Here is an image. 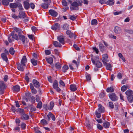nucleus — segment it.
I'll return each mask as SVG.
<instances>
[{
	"label": "nucleus",
	"instance_id": "39448f33",
	"mask_svg": "<svg viewBox=\"0 0 133 133\" xmlns=\"http://www.w3.org/2000/svg\"><path fill=\"white\" fill-rule=\"evenodd\" d=\"M85 124L86 126L88 129H90L92 128L93 125L90 122L89 120L87 119L86 120Z\"/></svg>",
	"mask_w": 133,
	"mask_h": 133
},
{
	"label": "nucleus",
	"instance_id": "1a4fd4ad",
	"mask_svg": "<svg viewBox=\"0 0 133 133\" xmlns=\"http://www.w3.org/2000/svg\"><path fill=\"white\" fill-rule=\"evenodd\" d=\"M32 83L34 87L37 88H39L40 87V84L39 82L35 79H33L32 80Z\"/></svg>",
	"mask_w": 133,
	"mask_h": 133
},
{
	"label": "nucleus",
	"instance_id": "4d7b16f0",
	"mask_svg": "<svg viewBox=\"0 0 133 133\" xmlns=\"http://www.w3.org/2000/svg\"><path fill=\"white\" fill-rule=\"evenodd\" d=\"M109 107L111 109H113L114 108V105L112 102H109Z\"/></svg>",
	"mask_w": 133,
	"mask_h": 133
},
{
	"label": "nucleus",
	"instance_id": "69168bd1",
	"mask_svg": "<svg viewBox=\"0 0 133 133\" xmlns=\"http://www.w3.org/2000/svg\"><path fill=\"white\" fill-rule=\"evenodd\" d=\"M86 79L88 81H90L91 79V77L90 75L89 74H88L86 76Z\"/></svg>",
	"mask_w": 133,
	"mask_h": 133
},
{
	"label": "nucleus",
	"instance_id": "c756f323",
	"mask_svg": "<svg viewBox=\"0 0 133 133\" xmlns=\"http://www.w3.org/2000/svg\"><path fill=\"white\" fill-rule=\"evenodd\" d=\"M103 125L105 128H108L110 126V123L107 121H105L103 123Z\"/></svg>",
	"mask_w": 133,
	"mask_h": 133
},
{
	"label": "nucleus",
	"instance_id": "7c9ffc66",
	"mask_svg": "<svg viewBox=\"0 0 133 133\" xmlns=\"http://www.w3.org/2000/svg\"><path fill=\"white\" fill-rule=\"evenodd\" d=\"M125 93L128 96H129L132 95L133 94V92L131 90L129 89Z\"/></svg>",
	"mask_w": 133,
	"mask_h": 133
},
{
	"label": "nucleus",
	"instance_id": "680f3d73",
	"mask_svg": "<svg viewBox=\"0 0 133 133\" xmlns=\"http://www.w3.org/2000/svg\"><path fill=\"white\" fill-rule=\"evenodd\" d=\"M62 4L64 6H67L68 4L65 0H63L62 1Z\"/></svg>",
	"mask_w": 133,
	"mask_h": 133
},
{
	"label": "nucleus",
	"instance_id": "5701e85b",
	"mask_svg": "<svg viewBox=\"0 0 133 133\" xmlns=\"http://www.w3.org/2000/svg\"><path fill=\"white\" fill-rule=\"evenodd\" d=\"M50 1H49V3H42L41 4L42 7L44 9H47L48 8L49 5L50 4Z\"/></svg>",
	"mask_w": 133,
	"mask_h": 133
},
{
	"label": "nucleus",
	"instance_id": "f3484780",
	"mask_svg": "<svg viewBox=\"0 0 133 133\" xmlns=\"http://www.w3.org/2000/svg\"><path fill=\"white\" fill-rule=\"evenodd\" d=\"M27 62V59L25 56H24L21 61V63L24 66H25V63Z\"/></svg>",
	"mask_w": 133,
	"mask_h": 133
},
{
	"label": "nucleus",
	"instance_id": "de8ad7c7",
	"mask_svg": "<svg viewBox=\"0 0 133 133\" xmlns=\"http://www.w3.org/2000/svg\"><path fill=\"white\" fill-rule=\"evenodd\" d=\"M96 66L98 68H100L102 66V63L99 61H97V63H96Z\"/></svg>",
	"mask_w": 133,
	"mask_h": 133
},
{
	"label": "nucleus",
	"instance_id": "37998d69",
	"mask_svg": "<svg viewBox=\"0 0 133 133\" xmlns=\"http://www.w3.org/2000/svg\"><path fill=\"white\" fill-rule=\"evenodd\" d=\"M127 98L130 102H132L133 101V95L128 96Z\"/></svg>",
	"mask_w": 133,
	"mask_h": 133
},
{
	"label": "nucleus",
	"instance_id": "c9c22d12",
	"mask_svg": "<svg viewBox=\"0 0 133 133\" xmlns=\"http://www.w3.org/2000/svg\"><path fill=\"white\" fill-rule=\"evenodd\" d=\"M69 69L68 66V65H64L62 67V71L64 72H66V70Z\"/></svg>",
	"mask_w": 133,
	"mask_h": 133
},
{
	"label": "nucleus",
	"instance_id": "5fc2aeb1",
	"mask_svg": "<svg viewBox=\"0 0 133 133\" xmlns=\"http://www.w3.org/2000/svg\"><path fill=\"white\" fill-rule=\"evenodd\" d=\"M118 56L122 59L123 62H125V60L124 58L123 57V56L121 53H119L118 54Z\"/></svg>",
	"mask_w": 133,
	"mask_h": 133
},
{
	"label": "nucleus",
	"instance_id": "2f4dec72",
	"mask_svg": "<svg viewBox=\"0 0 133 133\" xmlns=\"http://www.w3.org/2000/svg\"><path fill=\"white\" fill-rule=\"evenodd\" d=\"M66 34L69 35L70 38H72L74 35V34L73 33L71 32V31L67 30L66 32Z\"/></svg>",
	"mask_w": 133,
	"mask_h": 133
},
{
	"label": "nucleus",
	"instance_id": "052dcab7",
	"mask_svg": "<svg viewBox=\"0 0 133 133\" xmlns=\"http://www.w3.org/2000/svg\"><path fill=\"white\" fill-rule=\"evenodd\" d=\"M26 43H25L24 44H24V46L25 48H28V46L30 44V43H28L27 40H26Z\"/></svg>",
	"mask_w": 133,
	"mask_h": 133
},
{
	"label": "nucleus",
	"instance_id": "774afa93",
	"mask_svg": "<svg viewBox=\"0 0 133 133\" xmlns=\"http://www.w3.org/2000/svg\"><path fill=\"white\" fill-rule=\"evenodd\" d=\"M99 97L101 98H103L105 96V94L103 92H101L99 95Z\"/></svg>",
	"mask_w": 133,
	"mask_h": 133
},
{
	"label": "nucleus",
	"instance_id": "603ef678",
	"mask_svg": "<svg viewBox=\"0 0 133 133\" xmlns=\"http://www.w3.org/2000/svg\"><path fill=\"white\" fill-rule=\"evenodd\" d=\"M11 110V111L14 113H15V111H17L16 108L13 105L12 106Z\"/></svg>",
	"mask_w": 133,
	"mask_h": 133
},
{
	"label": "nucleus",
	"instance_id": "a18cd8bd",
	"mask_svg": "<svg viewBox=\"0 0 133 133\" xmlns=\"http://www.w3.org/2000/svg\"><path fill=\"white\" fill-rule=\"evenodd\" d=\"M97 24V21L95 19H92L91 21V24L92 25H96Z\"/></svg>",
	"mask_w": 133,
	"mask_h": 133
},
{
	"label": "nucleus",
	"instance_id": "9b49d317",
	"mask_svg": "<svg viewBox=\"0 0 133 133\" xmlns=\"http://www.w3.org/2000/svg\"><path fill=\"white\" fill-rule=\"evenodd\" d=\"M49 12L50 15L54 17H56L58 15L57 12L52 9L49 10Z\"/></svg>",
	"mask_w": 133,
	"mask_h": 133
},
{
	"label": "nucleus",
	"instance_id": "c85d7f7f",
	"mask_svg": "<svg viewBox=\"0 0 133 133\" xmlns=\"http://www.w3.org/2000/svg\"><path fill=\"white\" fill-rule=\"evenodd\" d=\"M17 3H12L10 4L9 6L11 8H16L18 7Z\"/></svg>",
	"mask_w": 133,
	"mask_h": 133
},
{
	"label": "nucleus",
	"instance_id": "2eb2a0df",
	"mask_svg": "<svg viewBox=\"0 0 133 133\" xmlns=\"http://www.w3.org/2000/svg\"><path fill=\"white\" fill-rule=\"evenodd\" d=\"M15 31H13L11 33V35L13 38L18 41L19 40L18 37V35L16 34H15Z\"/></svg>",
	"mask_w": 133,
	"mask_h": 133
},
{
	"label": "nucleus",
	"instance_id": "0eeeda50",
	"mask_svg": "<svg viewBox=\"0 0 133 133\" xmlns=\"http://www.w3.org/2000/svg\"><path fill=\"white\" fill-rule=\"evenodd\" d=\"M83 2H79L78 3V5L77 6H73V7H70V9L72 10H78L79 9V6H81L82 5Z\"/></svg>",
	"mask_w": 133,
	"mask_h": 133
},
{
	"label": "nucleus",
	"instance_id": "e433bc0d",
	"mask_svg": "<svg viewBox=\"0 0 133 133\" xmlns=\"http://www.w3.org/2000/svg\"><path fill=\"white\" fill-rule=\"evenodd\" d=\"M107 91L108 92H112L114 91V89L112 86L108 87L106 89Z\"/></svg>",
	"mask_w": 133,
	"mask_h": 133
},
{
	"label": "nucleus",
	"instance_id": "09e8293b",
	"mask_svg": "<svg viewBox=\"0 0 133 133\" xmlns=\"http://www.w3.org/2000/svg\"><path fill=\"white\" fill-rule=\"evenodd\" d=\"M42 103L41 101H39L38 103L37 106V108L41 109L42 107Z\"/></svg>",
	"mask_w": 133,
	"mask_h": 133
},
{
	"label": "nucleus",
	"instance_id": "f704fd0d",
	"mask_svg": "<svg viewBox=\"0 0 133 133\" xmlns=\"http://www.w3.org/2000/svg\"><path fill=\"white\" fill-rule=\"evenodd\" d=\"M17 3V5H18L17 7H18L19 9V11H22L24 9L22 6V4L21 3L19 2H18Z\"/></svg>",
	"mask_w": 133,
	"mask_h": 133
},
{
	"label": "nucleus",
	"instance_id": "bb28decb",
	"mask_svg": "<svg viewBox=\"0 0 133 133\" xmlns=\"http://www.w3.org/2000/svg\"><path fill=\"white\" fill-rule=\"evenodd\" d=\"M45 59L47 62L50 64H51L52 63L53 60L52 58H46Z\"/></svg>",
	"mask_w": 133,
	"mask_h": 133
},
{
	"label": "nucleus",
	"instance_id": "cd10ccee",
	"mask_svg": "<svg viewBox=\"0 0 133 133\" xmlns=\"http://www.w3.org/2000/svg\"><path fill=\"white\" fill-rule=\"evenodd\" d=\"M13 28L15 31L18 33V35L21 34L22 33V30L21 29L17 27H14Z\"/></svg>",
	"mask_w": 133,
	"mask_h": 133
},
{
	"label": "nucleus",
	"instance_id": "338daca9",
	"mask_svg": "<svg viewBox=\"0 0 133 133\" xmlns=\"http://www.w3.org/2000/svg\"><path fill=\"white\" fill-rule=\"evenodd\" d=\"M94 50L96 53L97 54H98L99 52L98 49L96 47L92 48Z\"/></svg>",
	"mask_w": 133,
	"mask_h": 133
},
{
	"label": "nucleus",
	"instance_id": "864d4df0",
	"mask_svg": "<svg viewBox=\"0 0 133 133\" xmlns=\"http://www.w3.org/2000/svg\"><path fill=\"white\" fill-rule=\"evenodd\" d=\"M128 87L127 86L124 85L121 87V91L123 92L125 91L127 89Z\"/></svg>",
	"mask_w": 133,
	"mask_h": 133
},
{
	"label": "nucleus",
	"instance_id": "0e129e2a",
	"mask_svg": "<svg viewBox=\"0 0 133 133\" xmlns=\"http://www.w3.org/2000/svg\"><path fill=\"white\" fill-rule=\"evenodd\" d=\"M76 18V16L74 15H72L69 18V19L71 20L72 21H74L75 19Z\"/></svg>",
	"mask_w": 133,
	"mask_h": 133
},
{
	"label": "nucleus",
	"instance_id": "58836bf2",
	"mask_svg": "<svg viewBox=\"0 0 133 133\" xmlns=\"http://www.w3.org/2000/svg\"><path fill=\"white\" fill-rule=\"evenodd\" d=\"M31 62L33 65L34 66H36L37 64V61L35 60L34 58L32 59L31 60Z\"/></svg>",
	"mask_w": 133,
	"mask_h": 133
},
{
	"label": "nucleus",
	"instance_id": "9d476101",
	"mask_svg": "<svg viewBox=\"0 0 133 133\" xmlns=\"http://www.w3.org/2000/svg\"><path fill=\"white\" fill-rule=\"evenodd\" d=\"M57 39L59 42L62 44H65V42L63 36H58Z\"/></svg>",
	"mask_w": 133,
	"mask_h": 133
},
{
	"label": "nucleus",
	"instance_id": "b1692460",
	"mask_svg": "<svg viewBox=\"0 0 133 133\" xmlns=\"http://www.w3.org/2000/svg\"><path fill=\"white\" fill-rule=\"evenodd\" d=\"M77 88L76 85L74 84H71L70 86V89L71 91H74L77 90Z\"/></svg>",
	"mask_w": 133,
	"mask_h": 133
},
{
	"label": "nucleus",
	"instance_id": "c03bdc74",
	"mask_svg": "<svg viewBox=\"0 0 133 133\" xmlns=\"http://www.w3.org/2000/svg\"><path fill=\"white\" fill-rule=\"evenodd\" d=\"M124 32L130 34H133V31L131 30H128L127 29H124Z\"/></svg>",
	"mask_w": 133,
	"mask_h": 133
},
{
	"label": "nucleus",
	"instance_id": "a211bd4d",
	"mask_svg": "<svg viewBox=\"0 0 133 133\" xmlns=\"http://www.w3.org/2000/svg\"><path fill=\"white\" fill-rule=\"evenodd\" d=\"M23 4L24 7L26 10H28L30 7V4L28 1H24Z\"/></svg>",
	"mask_w": 133,
	"mask_h": 133
},
{
	"label": "nucleus",
	"instance_id": "8fccbe9b",
	"mask_svg": "<svg viewBox=\"0 0 133 133\" xmlns=\"http://www.w3.org/2000/svg\"><path fill=\"white\" fill-rule=\"evenodd\" d=\"M95 114L97 118H100L101 117V114L97 110H96V111Z\"/></svg>",
	"mask_w": 133,
	"mask_h": 133
},
{
	"label": "nucleus",
	"instance_id": "dca6fc26",
	"mask_svg": "<svg viewBox=\"0 0 133 133\" xmlns=\"http://www.w3.org/2000/svg\"><path fill=\"white\" fill-rule=\"evenodd\" d=\"M99 47L100 50L102 52H104L106 50L105 48L103 45L102 43H100L99 45Z\"/></svg>",
	"mask_w": 133,
	"mask_h": 133
},
{
	"label": "nucleus",
	"instance_id": "ddd939ff",
	"mask_svg": "<svg viewBox=\"0 0 133 133\" xmlns=\"http://www.w3.org/2000/svg\"><path fill=\"white\" fill-rule=\"evenodd\" d=\"M103 59L102 60V62L103 64H106V63L108 62V60L107 59L108 58V56L107 54H104L102 55Z\"/></svg>",
	"mask_w": 133,
	"mask_h": 133
},
{
	"label": "nucleus",
	"instance_id": "20e7f679",
	"mask_svg": "<svg viewBox=\"0 0 133 133\" xmlns=\"http://www.w3.org/2000/svg\"><path fill=\"white\" fill-rule=\"evenodd\" d=\"M26 14H25V11H19L18 17L20 18L24 19L25 18L26 16Z\"/></svg>",
	"mask_w": 133,
	"mask_h": 133
},
{
	"label": "nucleus",
	"instance_id": "72a5a7b5",
	"mask_svg": "<svg viewBox=\"0 0 133 133\" xmlns=\"http://www.w3.org/2000/svg\"><path fill=\"white\" fill-rule=\"evenodd\" d=\"M69 25L66 24H65L63 25L62 28L65 30H67L69 29Z\"/></svg>",
	"mask_w": 133,
	"mask_h": 133
},
{
	"label": "nucleus",
	"instance_id": "4c0bfd02",
	"mask_svg": "<svg viewBox=\"0 0 133 133\" xmlns=\"http://www.w3.org/2000/svg\"><path fill=\"white\" fill-rule=\"evenodd\" d=\"M49 115L51 118L52 120L53 121L55 120L56 118L55 116L52 114L51 112H49Z\"/></svg>",
	"mask_w": 133,
	"mask_h": 133
},
{
	"label": "nucleus",
	"instance_id": "f8f14e48",
	"mask_svg": "<svg viewBox=\"0 0 133 133\" xmlns=\"http://www.w3.org/2000/svg\"><path fill=\"white\" fill-rule=\"evenodd\" d=\"M18 36L19 39L22 42L23 44H24L26 39V38L25 36L21 34Z\"/></svg>",
	"mask_w": 133,
	"mask_h": 133
},
{
	"label": "nucleus",
	"instance_id": "3c124183",
	"mask_svg": "<svg viewBox=\"0 0 133 133\" xmlns=\"http://www.w3.org/2000/svg\"><path fill=\"white\" fill-rule=\"evenodd\" d=\"M55 66L57 69H60L61 68V66L60 65V63L59 62L56 63H55Z\"/></svg>",
	"mask_w": 133,
	"mask_h": 133
},
{
	"label": "nucleus",
	"instance_id": "e2e57ef3",
	"mask_svg": "<svg viewBox=\"0 0 133 133\" xmlns=\"http://www.w3.org/2000/svg\"><path fill=\"white\" fill-rule=\"evenodd\" d=\"M35 98L34 97L32 96L31 97V102L32 103V104H34L35 103Z\"/></svg>",
	"mask_w": 133,
	"mask_h": 133
},
{
	"label": "nucleus",
	"instance_id": "f257e3e1",
	"mask_svg": "<svg viewBox=\"0 0 133 133\" xmlns=\"http://www.w3.org/2000/svg\"><path fill=\"white\" fill-rule=\"evenodd\" d=\"M53 87L54 89L57 92H59L61 89L58 87V82L56 80H55L53 84Z\"/></svg>",
	"mask_w": 133,
	"mask_h": 133
},
{
	"label": "nucleus",
	"instance_id": "6ab92c4d",
	"mask_svg": "<svg viewBox=\"0 0 133 133\" xmlns=\"http://www.w3.org/2000/svg\"><path fill=\"white\" fill-rule=\"evenodd\" d=\"M17 68L18 70L22 71H24L23 66L22 64L18 63L17 64Z\"/></svg>",
	"mask_w": 133,
	"mask_h": 133
},
{
	"label": "nucleus",
	"instance_id": "423d86ee",
	"mask_svg": "<svg viewBox=\"0 0 133 133\" xmlns=\"http://www.w3.org/2000/svg\"><path fill=\"white\" fill-rule=\"evenodd\" d=\"M114 31L115 33L119 34L121 33L122 31V29L120 27L116 26L115 27Z\"/></svg>",
	"mask_w": 133,
	"mask_h": 133
},
{
	"label": "nucleus",
	"instance_id": "412c9836",
	"mask_svg": "<svg viewBox=\"0 0 133 133\" xmlns=\"http://www.w3.org/2000/svg\"><path fill=\"white\" fill-rule=\"evenodd\" d=\"M1 56L3 60L4 61L6 62H7L8 61V58L6 55L4 53H2L1 55Z\"/></svg>",
	"mask_w": 133,
	"mask_h": 133
},
{
	"label": "nucleus",
	"instance_id": "a878e982",
	"mask_svg": "<svg viewBox=\"0 0 133 133\" xmlns=\"http://www.w3.org/2000/svg\"><path fill=\"white\" fill-rule=\"evenodd\" d=\"M114 0H108L105 2V4L109 5L111 6L114 4Z\"/></svg>",
	"mask_w": 133,
	"mask_h": 133
},
{
	"label": "nucleus",
	"instance_id": "13d9d810",
	"mask_svg": "<svg viewBox=\"0 0 133 133\" xmlns=\"http://www.w3.org/2000/svg\"><path fill=\"white\" fill-rule=\"evenodd\" d=\"M21 126L22 129H24L26 127V124L25 123L23 122L22 123Z\"/></svg>",
	"mask_w": 133,
	"mask_h": 133
},
{
	"label": "nucleus",
	"instance_id": "4468645a",
	"mask_svg": "<svg viewBox=\"0 0 133 133\" xmlns=\"http://www.w3.org/2000/svg\"><path fill=\"white\" fill-rule=\"evenodd\" d=\"M98 108L97 110L98 112L102 113L105 110L104 108L101 104H99L98 105Z\"/></svg>",
	"mask_w": 133,
	"mask_h": 133
},
{
	"label": "nucleus",
	"instance_id": "6e6d98bb",
	"mask_svg": "<svg viewBox=\"0 0 133 133\" xmlns=\"http://www.w3.org/2000/svg\"><path fill=\"white\" fill-rule=\"evenodd\" d=\"M97 128L99 129L100 130H101L103 129V127L100 124H97Z\"/></svg>",
	"mask_w": 133,
	"mask_h": 133
},
{
	"label": "nucleus",
	"instance_id": "aec40b11",
	"mask_svg": "<svg viewBox=\"0 0 133 133\" xmlns=\"http://www.w3.org/2000/svg\"><path fill=\"white\" fill-rule=\"evenodd\" d=\"M21 116V119L23 120H27L29 119V116L26 114L24 113V114L22 115Z\"/></svg>",
	"mask_w": 133,
	"mask_h": 133
},
{
	"label": "nucleus",
	"instance_id": "393cba45",
	"mask_svg": "<svg viewBox=\"0 0 133 133\" xmlns=\"http://www.w3.org/2000/svg\"><path fill=\"white\" fill-rule=\"evenodd\" d=\"M6 87V86L4 82L3 81H0V89H5Z\"/></svg>",
	"mask_w": 133,
	"mask_h": 133
},
{
	"label": "nucleus",
	"instance_id": "bf43d9fd",
	"mask_svg": "<svg viewBox=\"0 0 133 133\" xmlns=\"http://www.w3.org/2000/svg\"><path fill=\"white\" fill-rule=\"evenodd\" d=\"M41 123L44 124H48L47 121L44 119H42L41 121Z\"/></svg>",
	"mask_w": 133,
	"mask_h": 133
},
{
	"label": "nucleus",
	"instance_id": "79ce46f5",
	"mask_svg": "<svg viewBox=\"0 0 133 133\" xmlns=\"http://www.w3.org/2000/svg\"><path fill=\"white\" fill-rule=\"evenodd\" d=\"M54 105V102L53 101L51 102H50V107L48 108V109L50 110H52L53 108Z\"/></svg>",
	"mask_w": 133,
	"mask_h": 133
},
{
	"label": "nucleus",
	"instance_id": "7ed1b4c3",
	"mask_svg": "<svg viewBox=\"0 0 133 133\" xmlns=\"http://www.w3.org/2000/svg\"><path fill=\"white\" fill-rule=\"evenodd\" d=\"M109 96L111 100L112 101H115L117 100L118 98L114 93L109 94Z\"/></svg>",
	"mask_w": 133,
	"mask_h": 133
},
{
	"label": "nucleus",
	"instance_id": "a19ab883",
	"mask_svg": "<svg viewBox=\"0 0 133 133\" xmlns=\"http://www.w3.org/2000/svg\"><path fill=\"white\" fill-rule=\"evenodd\" d=\"M2 3L4 5H8L9 4V2L6 0H2Z\"/></svg>",
	"mask_w": 133,
	"mask_h": 133
},
{
	"label": "nucleus",
	"instance_id": "49530a36",
	"mask_svg": "<svg viewBox=\"0 0 133 133\" xmlns=\"http://www.w3.org/2000/svg\"><path fill=\"white\" fill-rule=\"evenodd\" d=\"M9 52L10 54L12 55H13L14 54L15 52L14 48L12 47H11L9 49Z\"/></svg>",
	"mask_w": 133,
	"mask_h": 133
},
{
	"label": "nucleus",
	"instance_id": "ea45409f",
	"mask_svg": "<svg viewBox=\"0 0 133 133\" xmlns=\"http://www.w3.org/2000/svg\"><path fill=\"white\" fill-rule=\"evenodd\" d=\"M17 111L20 112L21 115L25 113L24 110L23 109L18 108L17 109Z\"/></svg>",
	"mask_w": 133,
	"mask_h": 133
},
{
	"label": "nucleus",
	"instance_id": "f03ea898",
	"mask_svg": "<svg viewBox=\"0 0 133 133\" xmlns=\"http://www.w3.org/2000/svg\"><path fill=\"white\" fill-rule=\"evenodd\" d=\"M74 1L72 2V1L71 0H68V1L71 4L72 6H77L78 5V3L82 2L81 0H74Z\"/></svg>",
	"mask_w": 133,
	"mask_h": 133
},
{
	"label": "nucleus",
	"instance_id": "473e14b6",
	"mask_svg": "<svg viewBox=\"0 0 133 133\" xmlns=\"http://www.w3.org/2000/svg\"><path fill=\"white\" fill-rule=\"evenodd\" d=\"M20 87L18 85H16L15 86H14L13 88V91L17 92L19 91L20 90Z\"/></svg>",
	"mask_w": 133,
	"mask_h": 133
},
{
	"label": "nucleus",
	"instance_id": "6e6552de",
	"mask_svg": "<svg viewBox=\"0 0 133 133\" xmlns=\"http://www.w3.org/2000/svg\"><path fill=\"white\" fill-rule=\"evenodd\" d=\"M60 28V26L58 23H55L51 27V29L55 30L57 29H59Z\"/></svg>",
	"mask_w": 133,
	"mask_h": 133
},
{
	"label": "nucleus",
	"instance_id": "4be33fe9",
	"mask_svg": "<svg viewBox=\"0 0 133 133\" xmlns=\"http://www.w3.org/2000/svg\"><path fill=\"white\" fill-rule=\"evenodd\" d=\"M107 70H112V66L109 63H106V64H104Z\"/></svg>",
	"mask_w": 133,
	"mask_h": 133
}]
</instances>
